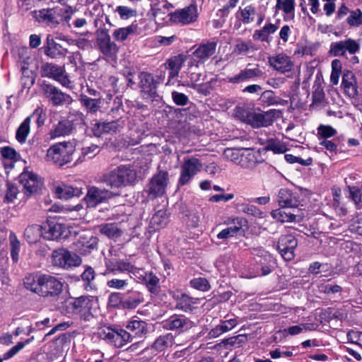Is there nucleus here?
<instances>
[{"mask_svg":"<svg viewBox=\"0 0 362 362\" xmlns=\"http://www.w3.org/2000/svg\"><path fill=\"white\" fill-rule=\"evenodd\" d=\"M276 110H269L265 112H252L250 115L249 124L254 128L267 127L272 125L276 117Z\"/></svg>","mask_w":362,"mask_h":362,"instance_id":"aec40b11","label":"nucleus"},{"mask_svg":"<svg viewBox=\"0 0 362 362\" xmlns=\"http://www.w3.org/2000/svg\"><path fill=\"white\" fill-rule=\"evenodd\" d=\"M105 134H115L120 132L124 125L122 119L112 120L111 122H104Z\"/></svg>","mask_w":362,"mask_h":362,"instance_id":"6e6d98bb","label":"nucleus"},{"mask_svg":"<svg viewBox=\"0 0 362 362\" xmlns=\"http://www.w3.org/2000/svg\"><path fill=\"white\" fill-rule=\"evenodd\" d=\"M64 284L58 278L46 274H29L24 278V288L38 296L54 300L63 291Z\"/></svg>","mask_w":362,"mask_h":362,"instance_id":"f257e3e1","label":"nucleus"},{"mask_svg":"<svg viewBox=\"0 0 362 362\" xmlns=\"http://www.w3.org/2000/svg\"><path fill=\"white\" fill-rule=\"evenodd\" d=\"M272 217L281 223L299 221L301 216L294 213L286 211L282 207L273 210L271 212Z\"/></svg>","mask_w":362,"mask_h":362,"instance_id":"f704fd0d","label":"nucleus"},{"mask_svg":"<svg viewBox=\"0 0 362 362\" xmlns=\"http://www.w3.org/2000/svg\"><path fill=\"white\" fill-rule=\"evenodd\" d=\"M170 21L182 25L194 23L198 18L197 6L192 4L183 8L177 9L169 14Z\"/></svg>","mask_w":362,"mask_h":362,"instance_id":"f3484780","label":"nucleus"},{"mask_svg":"<svg viewBox=\"0 0 362 362\" xmlns=\"http://www.w3.org/2000/svg\"><path fill=\"white\" fill-rule=\"evenodd\" d=\"M294 0H277L276 8L282 10L286 14H290L294 11Z\"/></svg>","mask_w":362,"mask_h":362,"instance_id":"0e129e2a","label":"nucleus"},{"mask_svg":"<svg viewBox=\"0 0 362 362\" xmlns=\"http://www.w3.org/2000/svg\"><path fill=\"white\" fill-rule=\"evenodd\" d=\"M79 101L81 105L86 108L88 112L95 113L100 108V101L98 99H93L86 95H81Z\"/></svg>","mask_w":362,"mask_h":362,"instance_id":"de8ad7c7","label":"nucleus"},{"mask_svg":"<svg viewBox=\"0 0 362 362\" xmlns=\"http://www.w3.org/2000/svg\"><path fill=\"white\" fill-rule=\"evenodd\" d=\"M136 34H138V25L132 23L127 27L116 29L113 32L112 36L115 40L123 42L126 40L129 36Z\"/></svg>","mask_w":362,"mask_h":362,"instance_id":"ea45409f","label":"nucleus"},{"mask_svg":"<svg viewBox=\"0 0 362 362\" xmlns=\"http://www.w3.org/2000/svg\"><path fill=\"white\" fill-rule=\"evenodd\" d=\"M112 275L107 276V286L113 289L121 290L124 288L129 284V281L127 279H118L115 277H111Z\"/></svg>","mask_w":362,"mask_h":362,"instance_id":"5fc2aeb1","label":"nucleus"},{"mask_svg":"<svg viewBox=\"0 0 362 362\" xmlns=\"http://www.w3.org/2000/svg\"><path fill=\"white\" fill-rule=\"evenodd\" d=\"M347 23L351 27H358L362 24V12L359 8L351 11L346 18Z\"/></svg>","mask_w":362,"mask_h":362,"instance_id":"13d9d810","label":"nucleus"},{"mask_svg":"<svg viewBox=\"0 0 362 362\" xmlns=\"http://www.w3.org/2000/svg\"><path fill=\"white\" fill-rule=\"evenodd\" d=\"M299 198V194L297 192L284 188L279 191L277 202L282 208L296 209L300 205Z\"/></svg>","mask_w":362,"mask_h":362,"instance_id":"5701e85b","label":"nucleus"},{"mask_svg":"<svg viewBox=\"0 0 362 362\" xmlns=\"http://www.w3.org/2000/svg\"><path fill=\"white\" fill-rule=\"evenodd\" d=\"M24 236L29 243H37L41 236L43 237V226L38 224L29 226L25 230Z\"/></svg>","mask_w":362,"mask_h":362,"instance_id":"37998d69","label":"nucleus"},{"mask_svg":"<svg viewBox=\"0 0 362 362\" xmlns=\"http://www.w3.org/2000/svg\"><path fill=\"white\" fill-rule=\"evenodd\" d=\"M217 44L215 42H208L201 44L193 52L194 57L200 62H205L216 52Z\"/></svg>","mask_w":362,"mask_h":362,"instance_id":"473e14b6","label":"nucleus"},{"mask_svg":"<svg viewBox=\"0 0 362 362\" xmlns=\"http://www.w3.org/2000/svg\"><path fill=\"white\" fill-rule=\"evenodd\" d=\"M123 293H112L108 298V305L110 307L123 309Z\"/></svg>","mask_w":362,"mask_h":362,"instance_id":"e2e57ef3","label":"nucleus"},{"mask_svg":"<svg viewBox=\"0 0 362 362\" xmlns=\"http://www.w3.org/2000/svg\"><path fill=\"white\" fill-rule=\"evenodd\" d=\"M202 163L195 157L185 158L180 165V174L177 185L184 186L189 184L194 177L201 171Z\"/></svg>","mask_w":362,"mask_h":362,"instance_id":"1a4fd4ad","label":"nucleus"},{"mask_svg":"<svg viewBox=\"0 0 362 362\" xmlns=\"http://www.w3.org/2000/svg\"><path fill=\"white\" fill-rule=\"evenodd\" d=\"M35 122L38 127L45 122V116H42V110H35L33 113L24 119V141L30 132V124Z\"/></svg>","mask_w":362,"mask_h":362,"instance_id":"58836bf2","label":"nucleus"},{"mask_svg":"<svg viewBox=\"0 0 362 362\" xmlns=\"http://www.w3.org/2000/svg\"><path fill=\"white\" fill-rule=\"evenodd\" d=\"M43 186L40 177L24 169V198L36 197L41 192Z\"/></svg>","mask_w":362,"mask_h":362,"instance_id":"a211bd4d","label":"nucleus"},{"mask_svg":"<svg viewBox=\"0 0 362 362\" xmlns=\"http://www.w3.org/2000/svg\"><path fill=\"white\" fill-rule=\"evenodd\" d=\"M74 249L81 255H86L95 250L98 245V238L93 235H80L74 243Z\"/></svg>","mask_w":362,"mask_h":362,"instance_id":"b1692460","label":"nucleus"},{"mask_svg":"<svg viewBox=\"0 0 362 362\" xmlns=\"http://www.w3.org/2000/svg\"><path fill=\"white\" fill-rule=\"evenodd\" d=\"M9 241L11 245V256L13 262L18 260V252L20 250L21 243L17 239L13 232H11L9 235Z\"/></svg>","mask_w":362,"mask_h":362,"instance_id":"864d4df0","label":"nucleus"},{"mask_svg":"<svg viewBox=\"0 0 362 362\" xmlns=\"http://www.w3.org/2000/svg\"><path fill=\"white\" fill-rule=\"evenodd\" d=\"M186 56L184 54H177L169 58L163 64L165 69L169 70V76L166 86H170L172 83L171 81L174 78L178 76L180 71L186 61Z\"/></svg>","mask_w":362,"mask_h":362,"instance_id":"4be33fe9","label":"nucleus"},{"mask_svg":"<svg viewBox=\"0 0 362 362\" xmlns=\"http://www.w3.org/2000/svg\"><path fill=\"white\" fill-rule=\"evenodd\" d=\"M136 277L144 281L146 287L151 293H158L160 291V280L153 272L146 273L144 276L141 274L140 276H137Z\"/></svg>","mask_w":362,"mask_h":362,"instance_id":"a19ab883","label":"nucleus"},{"mask_svg":"<svg viewBox=\"0 0 362 362\" xmlns=\"http://www.w3.org/2000/svg\"><path fill=\"white\" fill-rule=\"evenodd\" d=\"M360 49V45L354 39L347 38L344 40L332 42L329 54L332 57H344L346 53L355 54Z\"/></svg>","mask_w":362,"mask_h":362,"instance_id":"dca6fc26","label":"nucleus"},{"mask_svg":"<svg viewBox=\"0 0 362 362\" xmlns=\"http://www.w3.org/2000/svg\"><path fill=\"white\" fill-rule=\"evenodd\" d=\"M52 262L56 267L69 269L73 267L80 265L81 259L75 253H72L66 249L60 248L52 252Z\"/></svg>","mask_w":362,"mask_h":362,"instance_id":"f8f14e48","label":"nucleus"},{"mask_svg":"<svg viewBox=\"0 0 362 362\" xmlns=\"http://www.w3.org/2000/svg\"><path fill=\"white\" fill-rule=\"evenodd\" d=\"M136 172L130 165H120L112 170L104 174L102 182L110 189H119L130 186L136 180Z\"/></svg>","mask_w":362,"mask_h":362,"instance_id":"7ed1b4c3","label":"nucleus"},{"mask_svg":"<svg viewBox=\"0 0 362 362\" xmlns=\"http://www.w3.org/2000/svg\"><path fill=\"white\" fill-rule=\"evenodd\" d=\"M96 46L105 57L113 58L118 52V47L111 40L109 28H100L96 31Z\"/></svg>","mask_w":362,"mask_h":362,"instance_id":"ddd939ff","label":"nucleus"},{"mask_svg":"<svg viewBox=\"0 0 362 362\" xmlns=\"http://www.w3.org/2000/svg\"><path fill=\"white\" fill-rule=\"evenodd\" d=\"M189 283L192 287L202 291H207L211 288L208 280L202 277L194 278Z\"/></svg>","mask_w":362,"mask_h":362,"instance_id":"052dcab7","label":"nucleus"},{"mask_svg":"<svg viewBox=\"0 0 362 362\" xmlns=\"http://www.w3.org/2000/svg\"><path fill=\"white\" fill-rule=\"evenodd\" d=\"M261 144L264 146V151H271L276 154L284 153L287 151V148L284 143L274 138L268 139L265 141L261 142Z\"/></svg>","mask_w":362,"mask_h":362,"instance_id":"79ce46f5","label":"nucleus"},{"mask_svg":"<svg viewBox=\"0 0 362 362\" xmlns=\"http://www.w3.org/2000/svg\"><path fill=\"white\" fill-rule=\"evenodd\" d=\"M41 90L43 96L54 107L69 105L73 102L70 95L62 92V90L51 83L43 82L41 84Z\"/></svg>","mask_w":362,"mask_h":362,"instance_id":"39448f33","label":"nucleus"},{"mask_svg":"<svg viewBox=\"0 0 362 362\" xmlns=\"http://www.w3.org/2000/svg\"><path fill=\"white\" fill-rule=\"evenodd\" d=\"M74 134L66 118L61 119L50 131L49 135L52 139L59 136H64Z\"/></svg>","mask_w":362,"mask_h":362,"instance_id":"4c0bfd02","label":"nucleus"},{"mask_svg":"<svg viewBox=\"0 0 362 362\" xmlns=\"http://www.w3.org/2000/svg\"><path fill=\"white\" fill-rule=\"evenodd\" d=\"M98 334L101 339L117 348H121L130 343L129 334L128 335L122 328L106 327L99 329Z\"/></svg>","mask_w":362,"mask_h":362,"instance_id":"0eeeda50","label":"nucleus"},{"mask_svg":"<svg viewBox=\"0 0 362 362\" xmlns=\"http://www.w3.org/2000/svg\"><path fill=\"white\" fill-rule=\"evenodd\" d=\"M341 85L346 93L351 98L358 95V86L354 74L351 71H344Z\"/></svg>","mask_w":362,"mask_h":362,"instance_id":"7c9ffc66","label":"nucleus"},{"mask_svg":"<svg viewBox=\"0 0 362 362\" xmlns=\"http://www.w3.org/2000/svg\"><path fill=\"white\" fill-rule=\"evenodd\" d=\"M0 153L4 159L14 161H20L21 160V154L10 146H4L1 148Z\"/></svg>","mask_w":362,"mask_h":362,"instance_id":"4d7b16f0","label":"nucleus"},{"mask_svg":"<svg viewBox=\"0 0 362 362\" xmlns=\"http://www.w3.org/2000/svg\"><path fill=\"white\" fill-rule=\"evenodd\" d=\"M62 10V14L59 16L60 22H63L64 24L69 25V21L71 19L72 16L76 11V8H73L71 6H66L65 8H60Z\"/></svg>","mask_w":362,"mask_h":362,"instance_id":"338daca9","label":"nucleus"},{"mask_svg":"<svg viewBox=\"0 0 362 362\" xmlns=\"http://www.w3.org/2000/svg\"><path fill=\"white\" fill-rule=\"evenodd\" d=\"M169 223V214L166 210H158L150 221V227L154 230L165 228Z\"/></svg>","mask_w":362,"mask_h":362,"instance_id":"e433bc0d","label":"nucleus"},{"mask_svg":"<svg viewBox=\"0 0 362 362\" xmlns=\"http://www.w3.org/2000/svg\"><path fill=\"white\" fill-rule=\"evenodd\" d=\"M76 145L72 142H59L51 146L47 151L46 159L59 166L73 160Z\"/></svg>","mask_w":362,"mask_h":362,"instance_id":"20e7f679","label":"nucleus"},{"mask_svg":"<svg viewBox=\"0 0 362 362\" xmlns=\"http://www.w3.org/2000/svg\"><path fill=\"white\" fill-rule=\"evenodd\" d=\"M269 63L275 70L281 73L291 71L293 66V63L291 58L283 53L269 57Z\"/></svg>","mask_w":362,"mask_h":362,"instance_id":"bb28decb","label":"nucleus"},{"mask_svg":"<svg viewBox=\"0 0 362 362\" xmlns=\"http://www.w3.org/2000/svg\"><path fill=\"white\" fill-rule=\"evenodd\" d=\"M123 309L132 310L139 306L144 299L139 291L130 290L123 293Z\"/></svg>","mask_w":362,"mask_h":362,"instance_id":"2f4dec72","label":"nucleus"},{"mask_svg":"<svg viewBox=\"0 0 362 362\" xmlns=\"http://www.w3.org/2000/svg\"><path fill=\"white\" fill-rule=\"evenodd\" d=\"M241 148H227L223 152V156L234 163L239 165L241 156Z\"/></svg>","mask_w":362,"mask_h":362,"instance_id":"680f3d73","label":"nucleus"},{"mask_svg":"<svg viewBox=\"0 0 362 362\" xmlns=\"http://www.w3.org/2000/svg\"><path fill=\"white\" fill-rule=\"evenodd\" d=\"M61 14L62 10L57 7L33 11L28 13L38 23L50 27H57L60 23Z\"/></svg>","mask_w":362,"mask_h":362,"instance_id":"4468645a","label":"nucleus"},{"mask_svg":"<svg viewBox=\"0 0 362 362\" xmlns=\"http://www.w3.org/2000/svg\"><path fill=\"white\" fill-rule=\"evenodd\" d=\"M96 305L93 296H80L78 298H68L61 303L59 311L64 315L71 317L78 315L88 321L93 317L92 310Z\"/></svg>","mask_w":362,"mask_h":362,"instance_id":"f03ea898","label":"nucleus"},{"mask_svg":"<svg viewBox=\"0 0 362 362\" xmlns=\"http://www.w3.org/2000/svg\"><path fill=\"white\" fill-rule=\"evenodd\" d=\"M56 197L61 199H69L74 197H80L82 194V189L79 187H73L70 185L61 183L54 185L52 189Z\"/></svg>","mask_w":362,"mask_h":362,"instance_id":"c85d7f7f","label":"nucleus"},{"mask_svg":"<svg viewBox=\"0 0 362 362\" xmlns=\"http://www.w3.org/2000/svg\"><path fill=\"white\" fill-rule=\"evenodd\" d=\"M262 74L263 72L258 67L253 69L246 67L244 69H241L238 74L233 76H228L226 80L228 83L238 84L248 81L256 77H260Z\"/></svg>","mask_w":362,"mask_h":362,"instance_id":"a878e982","label":"nucleus"},{"mask_svg":"<svg viewBox=\"0 0 362 362\" xmlns=\"http://www.w3.org/2000/svg\"><path fill=\"white\" fill-rule=\"evenodd\" d=\"M298 245V240L291 234L282 235L279 238L277 250L286 261H291L295 257L294 250Z\"/></svg>","mask_w":362,"mask_h":362,"instance_id":"6ab92c4d","label":"nucleus"},{"mask_svg":"<svg viewBox=\"0 0 362 362\" xmlns=\"http://www.w3.org/2000/svg\"><path fill=\"white\" fill-rule=\"evenodd\" d=\"M195 326V323L184 315L175 314L163 321V327L178 334L187 332Z\"/></svg>","mask_w":362,"mask_h":362,"instance_id":"2eb2a0df","label":"nucleus"},{"mask_svg":"<svg viewBox=\"0 0 362 362\" xmlns=\"http://www.w3.org/2000/svg\"><path fill=\"white\" fill-rule=\"evenodd\" d=\"M198 299H194L182 293L177 300L175 308L184 312H191L194 308V305L197 303Z\"/></svg>","mask_w":362,"mask_h":362,"instance_id":"a18cd8bd","label":"nucleus"},{"mask_svg":"<svg viewBox=\"0 0 362 362\" xmlns=\"http://www.w3.org/2000/svg\"><path fill=\"white\" fill-rule=\"evenodd\" d=\"M124 331L129 334L130 342L137 343V339H141L146 333V323L139 320H132L126 325Z\"/></svg>","mask_w":362,"mask_h":362,"instance_id":"393cba45","label":"nucleus"},{"mask_svg":"<svg viewBox=\"0 0 362 362\" xmlns=\"http://www.w3.org/2000/svg\"><path fill=\"white\" fill-rule=\"evenodd\" d=\"M67 122L71 128V131L74 133L77 129H83L86 127L84 115L76 110L70 112L66 117Z\"/></svg>","mask_w":362,"mask_h":362,"instance_id":"c9c22d12","label":"nucleus"},{"mask_svg":"<svg viewBox=\"0 0 362 362\" xmlns=\"http://www.w3.org/2000/svg\"><path fill=\"white\" fill-rule=\"evenodd\" d=\"M247 341V337L244 334H238L232 337L223 339L219 346H223L226 349L232 347H240Z\"/></svg>","mask_w":362,"mask_h":362,"instance_id":"8fccbe9b","label":"nucleus"},{"mask_svg":"<svg viewBox=\"0 0 362 362\" xmlns=\"http://www.w3.org/2000/svg\"><path fill=\"white\" fill-rule=\"evenodd\" d=\"M239 165L244 168H253L257 163L255 153L250 148L242 149Z\"/></svg>","mask_w":362,"mask_h":362,"instance_id":"c03bdc74","label":"nucleus"},{"mask_svg":"<svg viewBox=\"0 0 362 362\" xmlns=\"http://www.w3.org/2000/svg\"><path fill=\"white\" fill-rule=\"evenodd\" d=\"M42 76L52 78L62 86L69 88L71 81L69 75L65 71L64 66H59L53 63H46L41 67Z\"/></svg>","mask_w":362,"mask_h":362,"instance_id":"9d476101","label":"nucleus"},{"mask_svg":"<svg viewBox=\"0 0 362 362\" xmlns=\"http://www.w3.org/2000/svg\"><path fill=\"white\" fill-rule=\"evenodd\" d=\"M116 11L119 13L122 19H128L136 16V11L124 6H119L116 8Z\"/></svg>","mask_w":362,"mask_h":362,"instance_id":"774afa93","label":"nucleus"},{"mask_svg":"<svg viewBox=\"0 0 362 362\" xmlns=\"http://www.w3.org/2000/svg\"><path fill=\"white\" fill-rule=\"evenodd\" d=\"M256 10L254 6L249 5L242 8H239V18L244 24L252 23L255 20Z\"/></svg>","mask_w":362,"mask_h":362,"instance_id":"3c124183","label":"nucleus"},{"mask_svg":"<svg viewBox=\"0 0 362 362\" xmlns=\"http://www.w3.org/2000/svg\"><path fill=\"white\" fill-rule=\"evenodd\" d=\"M100 232L110 238H117L122 232L117 223H111L100 226Z\"/></svg>","mask_w":362,"mask_h":362,"instance_id":"09e8293b","label":"nucleus"},{"mask_svg":"<svg viewBox=\"0 0 362 362\" xmlns=\"http://www.w3.org/2000/svg\"><path fill=\"white\" fill-rule=\"evenodd\" d=\"M119 195V192H115L114 189L109 190L93 186L88 189L84 201L88 207H95L98 204L106 202L111 198Z\"/></svg>","mask_w":362,"mask_h":362,"instance_id":"9b49d317","label":"nucleus"},{"mask_svg":"<svg viewBox=\"0 0 362 362\" xmlns=\"http://www.w3.org/2000/svg\"><path fill=\"white\" fill-rule=\"evenodd\" d=\"M66 232V227L64 225L49 222L43 226V238L50 240H59L62 237H65L64 233Z\"/></svg>","mask_w":362,"mask_h":362,"instance_id":"cd10ccee","label":"nucleus"},{"mask_svg":"<svg viewBox=\"0 0 362 362\" xmlns=\"http://www.w3.org/2000/svg\"><path fill=\"white\" fill-rule=\"evenodd\" d=\"M45 54L53 59L64 57L68 49L60 44L56 42L53 38L47 37L46 45L44 46Z\"/></svg>","mask_w":362,"mask_h":362,"instance_id":"c756f323","label":"nucleus"},{"mask_svg":"<svg viewBox=\"0 0 362 362\" xmlns=\"http://www.w3.org/2000/svg\"><path fill=\"white\" fill-rule=\"evenodd\" d=\"M100 152V148L96 144L84 146L81 150V155L77 159L78 162H82L86 158H92Z\"/></svg>","mask_w":362,"mask_h":362,"instance_id":"603ef678","label":"nucleus"},{"mask_svg":"<svg viewBox=\"0 0 362 362\" xmlns=\"http://www.w3.org/2000/svg\"><path fill=\"white\" fill-rule=\"evenodd\" d=\"M320 139H327L337 134V130L329 125L320 124L317 128Z\"/></svg>","mask_w":362,"mask_h":362,"instance_id":"bf43d9fd","label":"nucleus"},{"mask_svg":"<svg viewBox=\"0 0 362 362\" xmlns=\"http://www.w3.org/2000/svg\"><path fill=\"white\" fill-rule=\"evenodd\" d=\"M105 265L107 268L103 273L105 276L116 275L117 272H128L137 276V274H140L141 272V269L123 260H118L115 262H109Z\"/></svg>","mask_w":362,"mask_h":362,"instance_id":"412c9836","label":"nucleus"},{"mask_svg":"<svg viewBox=\"0 0 362 362\" xmlns=\"http://www.w3.org/2000/svg\"><path fill=\"white\" fill-rule=\"evenodd\" d=\"M175 343V336L171 332L166 333L160 335L156 339L151 345V349L158 352H162L171 348Z\"/></svg>","mask_w":362,"mask_h":362,"instance_id":"72a5a7b5","label":"nucleus"},{"mask_svg":"<svg viewBox=\"0 0 362 362\" xmlns=\"http://www.w3.org/2000/svg\"><path fill=\"white\" fill-rule=\"evenodd\" d=\"M168 182V173L166 170H160L152 177L144 192L147 194L150 199L161 197L165 192Z\"/></svg>","mask_w":362,"mask_h":362,"instance_id":"6e6552de","label":"nucleus"},{"mask_svg":"<svg viewBox=\"0 0 362 362\" xmlns=\"http://www.w3.org/2000/svg\"><path fill=\"white\" fill-rule=\"evenodd\" d=\"M139 78L142 93L151 98H155L158 96V86L164 81L165 73L160 71L156 76H153L148 72L142 71L139 74Z\"/></svg>","mask_w":362,"mask_h":362,"instance_id":"423d86ee","label":"nucleus"},{"mask_svg":"<svg viewBox=\"0 0 362 362\" xmlns=\"http://www.w3.org/2000/svg\"><path fill=\"white\" fill-rule=\"evenodd\" d=\"M235 221L236 222H234L235 224V226L228 227L219 232L217 234V238L226 240L228 238L236 235L238 233L242 230V220L236 218ZM233 221H235V220Z\"/></svg>","mask_w":362,"mask_h":362,"instance_id":"49530a36","label":"nucleus"},{"mask_svg":"<svg viewBox=\"0 0 362 362\" xmlns=\"http://www.w3.org/2000/svg\"><path fill=\"white\" fill-rule=\"evenodd\" d=\"M349 230L353 233L362 235V213L358 214L352 219Z\"/></svg>","mask_w":362,"mask_h":362,"instance_id":"69168bd1","label":"nucleus"}]
</instances>
